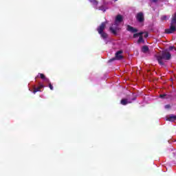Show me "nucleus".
<instances>
[{"instance_id":"14","label":"nucleus","mask_w":176,"mask_h":176,"mask_svg":"<svg viewBox=\"0 0 176 176\" xmlns=\"http://www.w3.org/2000/svg\"><path fill=\"white\" fill-rule=\"evenodd\" d=\"M167 19H170V16H166V15H163V16L161 17V20H162V21H164V20H167Z\"/></svg>"},{"instance_id":"1","label":"nucleus","mask_w":176,"mask_h":176,"mask_svg":"<svg viewBox=\"0 0 176 176\" xmlns=\"http://www.w3.org/2000/svg\"><path fill=\"white\" fill-rule=\"evenodd\" d=\"M123 21V16L122 15H118L116 17V21L113 25H112L111 27H110L109 30L112 34L114 35H116V32L120 30V24H122V22Z\"/></svg>"},{"instance_id":"7","label":"nucleus","mask_w":176,"mask_h":176,"mask_svg":"<svg viewBox=\"0 0 176 176\" xmlns=\"http://www.w3.org/2000/svg\"><path fill=\"white\" fill-rule=\"evenodd\" d=\"M43 87H45V85L42 83L38 84V87H34V91H33L34 94H35L38 91H41V89H43Z\"/></svg>"},{"instance_id":"3","label":"nucleus","mask_w":176,"mask_h":176,"mask_svg":"<svg viewBox=\"0 0 176 176\" xmlns=\"http://www.w3.org/2000/svg\"><path fill=\"white\" fill-rule=\"evenodd\" d=\"M107 25V22H103L102 24L98 28V32L101 35V37L103 39H107L108 37V34L107 33L104 32V30H105V27Z\"/></svg>"},{"instance_id":"8","label":"nucleus","mask_w":176,"mask_h":176,"mask_svg":"<svg viewBox=\"0 0 176 176\" xmlns=\"http://www.w3.org/2000/svg\"><path fill=\"white\" fill-rule=\"evenodd\" d=\"M136 18H137L138 21H139V23H142V21H144V14L142 12L138 13L136 16Z\"/></svg>"},{"instance_id":"5","label":"nucleus","mask_w":176,"mask_h":176,"mask_svg":"<svg viewBox=\"0 0 176 176\" xmlns=\"http://www.w3.org/2000/svg\"><path fill=\"white\" fill-rule=\"evenodd\" d=\"M123 52L118 51L116 53V58H112L109 60V63H112V61H114V60H122L123 58V55L122 54Z\"/></svg>"},{"instance_id":"6","label":"nucleus","mask_w":176,"mask_h":176,"mask_svg":"<svg viewBox=\"0 0 176 176\" xmlns=\"http://www.w3.org/2000/svg\"><path fill=\"white\" fill-rule=\"evenodd\" d=\"M143 34L144 32H139L133 34V38H138V36H140L139 39L138 40V43H144V38H142Z\"/></svg>"},{"instance_id":"13","label":"nucleus","mask_w":176,"mask_h":176,"mask_svg":"<svg viewBox=\"0 0 176 176\" xmlns=\"http://www.w3.org/2000/svg\"><path fill=\"white\" fill-rule=\"evenodd\" d=\"M148 50H149V48L146 45H144L142 47V52H143V53H146V52H148Z\"/></svg>"},{"instance_id":"2","label":"nucleus","mask_w":176,"mask_h":176,"mask_svg":"<svg viewBox=\"0 0 176 176\" xmlns=\"http://www.w3.org/2000/svg\"><path fill=\"white\" fill-rule=\"evenodd\" d=\"M170 58H171V54L168 50L163 51L162 55L157 56V60L160 65H164L163 60H170Z\"/></svg>"},{"instance_id":"18","label":"nucleus","mask_w":176,"mask_h":176,"mask_svg":"<svg viewBox=\"0 0 176 176\" xmlns=\"http://www.w3.org/2000/svg\"><path fill=\"white\" fill-rule=\"evenodd\" d=\"M144 38H148V34L146 33V34L144 35Z\"/></svg>"},{"instance_id":"20","label":"nucleus","mask_w":176,"mask_h":176,"mask_svg":"<svg viewBox=\"0 0 176 176\" xmlns=\"http://www.w3.org/2000/svg\"><path fill=\"white\" fill-rule=\"evenodd\" d=\"M114 1H118V0H114Z\"/></svg>"},{"instance_id":"9","label":"nucleus","mask_w":176,"mask_h":176,"mask_svg":"<svg viewBox=\"0 0 176 176\" xmlns=\"http://www.w3.org/2000/svg\"><path fill=\"white\" fill-rule=\"evenodd\" d=\"M127 31H129V32H132L133 34H135V32H138V30L134 28L133 26H130V25H127L126 28Z\"/></svg>"},{"instance_id":"19","label":"nucleus","mask_w":176,"mask_h":176,"mask_svg":"<svg viewBox=\"0 0 176 176\" xmlns=\"http://www.w3.org/2000/svg\"><path fill=\"white\" fill-rule=\"evenodd\" d=\"M152 2H157V0H151Z\"/></svg>"},{"instance_id":"16","label":"nucleus","mask_w":176,"mask_h":176,"mask_svg":"<svg viewBox=\"0 0 176 176\" xmlns=\"http://www.w3.org/2000/svg\"><path fill=\"white\" fill-rule=\"evenodd\" d=\"M160 98H166V97H167L166 94H161L160 95Z\"/></svg>"},{"instance_id":"4","label":"nucleus","mask_w":176,"mask_h":176,"mask_svg":"<svg viewBox=\"0 0 176 176\" xmlns=\"http://www.w3.org/2000/svg\"><path fill=\"white\" fill-rule=\"evenodd\" d=\"M39 76L44 82H45V83H47L49 85L50 90H53V85H52V83L50 82L49 78H46V76H45L43 74H38L35 79H36V78H38Z\"/></svg>"},{"instance_id":"10","label":"nucleus","mask_w":176,"mask_h":176,"mask_svg":"<svg viewBox=\"0 0 176 176\" xmlns=\"http://www.w3.org/2000/svg\"><path fill=\"white\" fill-rule=\"evenodd\" d=\"M166 120H168V122H175L176 120V116L174 115H169L166 116Z\"/></svg>"},{"instance_id":"15","label":"nucleus","mask_w":176,"mask_h":176,"mask_svg":"<svg viewBox=\"0 0 176 176\" xmlns=\"http://www.w3.org/2000/svg\"><path fill=\"white\" fill-rule=\"evenodd\" d=\"M99 10H102V12H105L107 10V8L104 6L99 7Z\"/></svg>"},{"instance_id":"11","label":"nucleus","mask_w":176,"mask_h":176,"mask_svg":"<svg viewBox=\"0 0 176 176\" xmlns=\"http://www.w3.org/2000/svg\"><path fill=\"white\" fill-rule=\"evenodd\" d=\"M131 100H129V99H122L121 100L122 105H127V104H131Z\"/></svg>"},{"instance_id":"12","label":"nucleus","mask_w":176,"mask_h":176,"mask_svg":"<svg viewBox=\"0 0 176 176\" xmlns=\"http://www.w3.org/2000/svg\"><path fill=\"white\" fill-rule=\"evenodd\" d=\"M89 2H91V3L93 4L94 8H96V6L98 5V1H97L96 0H89Z\"/></svg>"},{"instance_id":"17","label":"nucleus","mask_w":176,"mask_h":176,"mask_svg":"<svg viewBox=\"0 0 176 176\" xmlns=\"http://www.w3.org/2000/svg\"><path fill=\"white\" fill-rule=\"evenodd\" d=\"M169 108H170V104L165 105V109H169Z\"/></svg>"}]
</instances>
